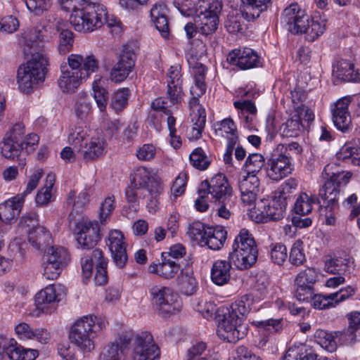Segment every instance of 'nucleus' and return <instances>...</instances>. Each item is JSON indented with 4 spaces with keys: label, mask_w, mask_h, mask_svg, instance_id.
<instances>
[{
    "label": "nucleus",
    "mask_w": 360,
    "mask_h": 360,
    "mask_svg": "<svg viewBox=\"0 0 360 360\" xmlns=\"http://www.w3.org/2000/svg\"><path fill=\"white\" fill-rule=\"evenodd\" d=\"M29 57L18 68L16 76L18 89L25 94L38 89L45 79V58Z\"/></svg>",
    "instance_id": "20e7f679"
},
{
    "label": "nucleus",
    "mask_w": 360,
    "mask_h": 360,
    "mask_svg": "<svg viewBox=\"0 0 360 360\" xmlns=\"http://www.w3.org/2000/svg\"><path fill=\"white\" fill-rule=\"evenodd\" d=\"M248 331V326L225 314L217 327L218 336L229 342H236L243 338Z\"/></svg>",
    "instance_id": "6e6552de"
},
{
    "label": "nucleus",
    "mask_w": 360,
    "mask_h": 360,
    "mask_svg": "<svg viewBox=\"0 0 360 360\" xmlns=\"http://www.w3.org/2000/svg\"><path fill=\"white\" fill-rule=\"evenodd\" d=\"M215 134L218 136L225 137L231 145H236L238 141L237 128L231 118H226L214 124Z\"/></svg>",
    "instance_id": "f704fd0d"
},
{
    "label": "nucleus",
    "mask_w": 360,
    "mask_h": 360,
    "mask_svg": "<svg viewBox=\"0 0 360 360\" xmlns=\"http://www.w3.org/2000/svg\"><path fill=\"white\" fill-rule=\"evenodd\" d=\"M336 332L330 333L323 329H318L314 333L316 342L324 349L329 352H333L337 349L338 341L347 342L344 335L337 336Z\"/></svg>",
    "instance_id": "4c0bfd02"
},
{
    "label": "nucleus",
    "mask_w": 360,
    "mask_h": 360,
    "mask_svg": "<svg viewBox=\"0 0 360 360\" xmlns=\"http://www.w3.org/2000/svg\"><path fill=\"white\" fill-rule=\"evenodd\" d=\"M21 223L23 226L31 227L27 231L28 241L35 251L43 254L45 244V228L38 225V220L35 217H25L22 219Z\"/></svg>",
    "instance_id": "b1692460"
},
{
    "label": "nucleus",
    "mask_w": 360,
    "mask_h": 360,
    "mask_svg": "<svg viewBox=\"0 0 360 360\" xmlns=\"http://www.w3.org/2000/svg\"><path fill=\"white\" fill-rule=\"evenodd\" d=\"M221 8L222 4L219 0H199L196 12L209 16H218Z\"/></svg>",
    "instance_id": "6e6d98bb"
},
{
    "label": "nucleus",
    "mask_w": 360,
    "mask_h": 360,
    "mask_svg": "<svg viewBox=\"0 0 360 360\" xmlns=\"http://www.w3.org/2000/svg\"><path fill=\"white\" fill-rule=\"evenodd\" d=\"M23 146L21 143L13 141L8 138H3L0 142V151L1 155L6 159L14 160L18 158V166L22 169L26 165V160L25 158H21L20 155L23 153Z\"/></svg>",
    "instance_id": "2f4dec72"
},
{
    "label": "nucleus",
    "mask_w": 360,
    "mask_h": 360,
    "mask_svg": "<svg viewBox=\"0 0 360 360\" xmlns=\"http://www.w3.org/2000/svg\"><path fill=\"white\" fill-rule=\"evenodd\" d=\"M245 20H247L246 16L244 15V11L236 15H229L225 27L230 33L240 32L246 27Z\"/></svg>",
    "instance_id": "052dcab7"
},
{
    "label": "nucleus",
    "mask_w": 360,
    "mask_h": 360,
    "mask_svg": "<svg viewBox=\"0 0 360 360\" xmlns=\"http://www.w3.org/2000/svg\"><path fill=\"white\" fill-rule=\"evenodd\" d=\"M107 79L100 75H96L92 83L93 97L101 112H105L109 94L105 85Z\"/></svg>",
    "instance_id": "7c9ffc66"
},
{
    "label": "nucleus",
    "mask_w": 360,
    "mask_h": 360,
    "mask_svg": "<svg viewBox=\"0 0 360 360\" xmlns=\"http://www.w3.org/2000/svg\"><path fill=\"white\" fill-rule=\"evenodd\" d=\"M166 95L155 99L151 104L152 108L165 114L173 113L183 99L182 85L167 84Z\"/></svg>",
    "instance_id": "4468645a"
},
{
    "label": "nucleus",
    "mask_w": 360,
    "mask_h": 360,
    "mask_svg": "<svg viewBox=\"0 0 360 360\" xmlns=\"http://www.w3.org/2000/svg\"><path fill=\"white\" fill-rule=\"evenodd\" d=\"M65 288L61 284H50L46 286V304H52L50 307L46 306V314L52 313L56 309V303L60 302L65 297Z\"/></svg>",
    "instance_id": "49530a36"
},
{
    "label": "nucleus",
    "mask_w": 360,
    "mask_h": 360,
    "mask_svg": "<svg viewBox=\"0 0 360 360\" xmlns=\"http://www.w3.org/2000/svg\"><path fill=\"white\" fill-rule=\"evenodd\" d=\"M333 74L345 82H357L360 80V74L355 72L353 64L347 61H342L333 68Z\"/></svg>",
    "instance_id": "09e8293b"
},
{
    "label": "nucleus",
    "mask_w": 360,
    "mask_h": 360,
    "mask_svg": "<svg viewBox=\"0 0 360 360\" xmlns=\"http://www.w3.org/2000/svg\"><path fill=\"white\" fill-rule=\"evenodd\" d=\"M308 15L297 3L291 4L283 11L281 21L292 34H299L307 22Z\"/></svg>",
    "instance_id": "2eb2a0df"
},
{
    "label": "nucleus",
    "mask_w": 360,
    "mask_h": 360,
    "mask_svg": "<svg viewBox=\"0 0 360 360\" xmlns=\"http://www.w3.org/2000/svg\"><path fill=\"white\" fill-rule=\"evenodd\" d=\"M205 234V238L202 245H207L213 250H219L223 247L226 240L227 232L221 226L207 227Z\"/></svg>",
    "instance_id": "c9c22d12"
},
{
    "label": "nucleus",
    "mask_w": 360,
    "mask_h": 360,
    "mask_svg": "<svg viewBox=\"0 0 360 360\" xmlns=\"http://www.w3.org/2000/svg\"><path fill=\"white\" fill-rule=\"evenodd\" d=\"M264 165V158L260 153L250 154L244 164L247 175L255 174L260 172Z\"/></svg>",
    "instance_id": "680f3d73"
},
{
    "label": "nucleus",
    "mask_w": 360,
    "mask_h": 360,
    "mask_svg": "<svg viewBox=\"0 0 360 360\" xmlns=\"http://www.w3.org/2000/svg\"><path fill=\"white\" fill-rule=\"evenodd\" d=\"M129 94V89H119L111 96L110 107L116 112L122 110L127 105Z\"/></svg>",
    "instance_id": "bf43d9fd"
},
{
    "label": "nucleus",
    "mask_w": 360,
    "mask_h": 360,
    "mask_svg": "<svg viewBox=\"0 0 360 360\" xmlns=\"http://www.w3.org/2000/svg\"><path fill=\"white\" fill-rule=\"evenodd\" d=\"M153 304L164 314H173L181 309L179 296L172 289L162 285H152L148 289Z\"/></svg>",
    "instance_id": "0eeeda50"
},
{
    "label": "nucleus",
    "mask_w": 360,
    "mask_h": 360,
    "mask_svg": "<svg viewBox=\"0 0 360 360\" xmlns=\"http://www.w3.org/2000/svg\"><path fill=\"white\" fill-rule=\"evenodd\" d=\"M303 128V124L297 116H292L283 123L281 128V134L285 137L298 136Z\"/></svg>",
    "instance_id": "5fc2aeb1"
},
{
    "label": "nucleus",
    "mask_w": 360,
    "mask_h": 360,
    "mask_svg": "<svg viewBox=\"0 0 360 360\" xmlns=\"http://www.w3.org/2000/svg\"><path fill=\"white\" fill-rule=\"evenodd\" d=\"M63 8L70 11V22L77 32H91L85 0H60Z\"/></svg>",
    "instance_id": "1a4fd4ad"
},
{
    "label": "nucleus",
    "mask_w": 360,
    "mask_h": 360,
    "mask_svg": "<svg viewBox=\"0 0 360 360\" xmlns=\"http://www.w3.org/2000/svg\"><path fill=\"white\" fill-rule=\"evenodd\" d=\"M287 196H275L270 201L262 202L263 207L258 210L257 219L259 222L266 223L269 221H278L284 217L287 206Z\"/></svg>",
    "instance_id": "f3484780"
},
{
    "label": "nucleus",
    "mask_w": 360,
    "mask_h": 360,
    "mask_svg": "<svg viewBox=\"0 0 360 360\" xmlns=\"http://www.w3.org/2000/svg\"><path fill=\"white\" fill-rule=\"evenodd\" d=\"M67 61L68 68L65 65H61L58 79V85L64 93H73L83 80L90 78L91 75L97 72L100 68L99 60L92 53H72Z\"/></svg>",
    "instance_id": "f257e3e1"
},
{
    "label": "nucleus",
    "mask_w": 360,
    "mask_h": 360,
    "mask_svg": "<svg viewBox=\"0 0 360 360\" xmlns=\"http://www.w3.org/2000/svg\"><path fill=\"white\" fill-rule=\"evenodd\" d=\"M87 22L89 23L91 32L101 27L108 20V11L106 7L93 0H85Z\"/></svg>",
    "instance_id": "bb28decb"
},
{
    "label": "nucleus",
    "mask_w": 360,
    "mask_h": 360,
    "mask_svg": "<svg viewBox=\"0 0 360 360\" xmlns=\"http://www.w3.org/2000/svg\"><path fill=\"white\" fill-rule=\"evenodd\" d=\"M108 246L116 266L123 267L127 260L124 236L120 231L113 230L109 233Z\"/></svg>",
    "instance_id": "393cba45"
},
{
    "label": "nucleus",
    "mask_w": 360,
    "mask_h": 360,
    "mask_svg": "<svg viewBox=\"0 0 360 360\" xmlns=\"http://www.w3.org/2000/svg\"><path fill=\"white\" fill-rule=\"evenodd\" d=\"M132 184L138 188H146L151 195L162 191L160 178L157 172L145 167H138L134 171Z\"/></svg>",
    "instance_id": "dca6fc26"
},
{
    "label": "nucleus",
    "mask_w": 360,
    "mask_h": 360,
    "mask_svg": "<svg viewBox=\"0 0 360 360\" xmlns=\"http://www.w3.org/2000/svg\"><path fill=\"white\" fill-rule=\"evenodd\" d=\"M258 250L252 235L248 229H242L232 244L229 259L239 270L252 267L257 262Z\"/></svg>",
    "instance_id": "7ed1b4c3"
},
{
    "label": "nucleus",
    "mask_w": 360,
    "mask_h": 360,
    "mask_svg": "<svg viewBox=\"0 0 360 360\" xmlns=\"http://www.w3.org/2000/svg\"><path fill=\"white\" fill-rule=\"evenodd\" d=\"M167 13V9L165 5H155L150 10L151 20L164 38H167L169 33Z\"/></svg>",
    "instance_id": "e433bc0d"
},
{
    "label": "nucleus",
    "mask_w": 360,
    "mask_h": 360,
    "mask_svg": "<svg viewBox=\"0 0 360 360\" xmlns=\"http://www.w3.org/2000/svg\"><path fill=\"white\" fill-rule=\"evenodd\" d=\"M189 158L191 165L200 170L206 169L210 164L207 156L201 148H195L191 153Z\"/></svg>",
    "instance_id": "69168bd1"
},
{
    "label": "nucleus",
    "mask_w": 360,
    "mask_h": 360,
    "mask_svg": "<svg viewBox=\"0 0 360 360\" xmlns=\"http://www.w3.org/2000/svg\"><path fill=\"white\" fill-rule=\"evenodd\" d=\"M238 114L246 128H250L257 112L255 103L250 100L237 101L233 103Z\"/></svg>",
    "instance_id": "a19ab883"
},
{
    "label": "nucleus",
    "mask_w": 360,
    "mask_h": 360,
    "mask_svg": "<svg viewBox=\"0 0 360 360\" xmlns=\"http://www.w3.org/2000/svg\"><path fill=\"white\" fill-rule=\"evenodd\" d=\"M349 327L343 331H336L335 334L344 335L345 340L349 342L356 340L360 334V311H353L348 315Z\"/></svg>",
    "instance_id": "c03bdc74"
},
{
    "label": "nucleus",
    "mask_w": 360,
    "mask_h": 360,
    "mask_svg": "<svg viewBox=\"0 0 360 360\" xmlns=\"http://www.w3.org/2000/svg\"><path fill=\"white\" fill-rule=\"evenodd\" d=\"M160 349L155 344L153 336L148 332L137 335L134 340V360H158Z\"/></svg>",
    "instance_id": "f8f14e48"
},
{
    "label": "nucleus",
    "mask_w": 360,
    "mask_h": 360,
    "mask_svg": "<svg viewBox=\"0 0 360 360\" xmlns=\"http://www.w3.org/2000/svg\"><path fill=\"white\" fill-rule=\"evenodd\" d=\"M94 132L88 129L82 128V127H76L68 136V141L70 143L74 145L75 147H82L86 140L91 136Z\"/></svg>",
    "instance_id": "e2e57ef3"
},
{
    "label": "nucleus",
    "mask_w": 360,
    "mask_h": 360,
    "mask_svg": "<svg viewBox=\"0 0 360 360\" xmlns=\"http://www.w3.org/2000/svg\"><path fill=\"white\" fill-rule=\"evenodd\" d=\"M73 110L77 119L86 120L91 113L92 105L87 94H78L75 98Z\"/></svg>",
    "instance_id": "de8ad7c7"
},
{
    "label": "nucleus",
    "mask_w": 360,
    "mask_h": 360,
    "mask_svg": "<svg viewBox=\"0 0 360 360\" xmlns=\"http://www.w3.org/2000/svg\"><path fill=\"white\" fill-rule=\"evenodd\" d=\"M76 240L83 250L95 247L100 240V229L96 221H84L77 226Z\"/></svg>",
    "instance_id": "6ab92c4d"
},
{
    "label": "nucleus",
    "mask_w": 360,
    "mask_h": 360,
    "mask_svg": "<svg viewBox=\"0 0 360 360\" xmlns=\"http://www.w3.org/2000/svg\"><path fill=\"white\" fill-rule=\"evenodd\" d=\"M283 145H278L265 165L266 176L272 181H278L292 174L293 160L290 154L282 153Z\"/></svg>",
    "instance_id": "423d86ee"
},
{
    "label": "nucleus",
    "mask_w": 360,
    "mask_h": 360,
    "mask_svg": "<svg viewBox=\"0 0 360 360\" xmlns=\"http://www.w3.org/2000/svg\"><path fill=\"white\" fill-rule=\"evenodd\" d=\"M252 300V295L250 294L243 295L231 305V310L228 309L226 314L235 319H239L240 322L243 323L245 317L250 310Z\"/></svg>",
    "instance_id": "ea45409f"
},
{
    "label": "nucleus",
    "mask_w": 360,
    "mask_h": 360,
    "mask_svg": "<svg viewBox=\"0 0 360 360\" xmlns=\"http://www.w3.org/2000/svg\"><path fill=\"white\" fill-rule=\"evenodd\" d=\"M105 146V141L101 135H91L88 140L78 148L81 157L86 162L98 158L103 155Z\"/></svg>",
    "instance_id": "cd10ccee"
},
{
    "label": "nucleus",
    "mask_w": 360,
    "mask_h": 360,
    "mask_svg": "<svg viewBox=\"0 0 360 360\" xmlns=\"http://www.w3.org/2000/svg\"><path fill=\"white\" fill-rule=\"evenodd\" d=\"M115 208V199L113 195H108L101 203L99 219L101 224L106 222Z\"/></svg>",
    "instance_id": "774afa93"
},
{
    "label": "nucleus",
    "mask_w": 360,
    "mask_h": 360,
    "mask_svg": "<svg viewBox=\"0 0 360 360\" xmlns=\"http://www.w3.org/2000/svg\"><path fill=\"white\" fill-rule=\"evenodd\" d=\"M335 165L333 164H328L325 166L322 172L323 179H326L328 182H331L332 184L338 189H340L341 186H345L351 179L352 174L349 172L337 171L334 172Z\"/></svg>",
    "instance_id": "58836bf2"
},
{
    "label": "nucleus",
    "mask_w": 360,
    "mask_h": 360,
    "mask_svg": "<svg viewBox=\"0 0 360 360\" xmlns=\"http://www.w3.org/2000/svg\"><path fill=\"white\" fill-rule=\"evenodd\" d=\"M94 259L96 261V271L94 277L95 283L97 285H103L107 283V264L108 262L103 257V253L100 249H95L93 251Z\"/></svg>",
    "instance_id": "8fccbe9b"
},
{
    "label": "nucleus",
    "mask_w": 360,
    "mask_h": 360,
    "mask_svg": "<svg viewBox=\"0 0 360 360\" xmlns=\"http://www.w3.org/2000/svg\"><path fill=\"white\" fill-rule=\"evenodd\" d=\"M227 62L240 70H246L262 65L257 52L249 47H240L231 51L227 56Z\"/></svg>",
    "instance_id": "9b49d317"
},
{
    "label": "nucleus",
    "mask_w": 360,
    "mask_h": 360,
    "mask_svg": "<svg viewBox=\"0 0 360 360\" xmlns=\"http://www.w3.org/2000/svg\"><path fill=\"white\" fill-rule=\"evenodd\" d=\"M327 19L319 13L310 17L308 15L307 22L301 29L300 33L305 34V39L308 41H314L321 36L326 29Z\"/></svg>",
    "instance_id": "c85d7f7f"
},
{
    "label": "nucleus",
    "mask_w": 360,
    "mask_h": 360,
    "mask_svg": "<svg viewBox=\"0 0 360 360\" xmlns=\"http://www.w3.org/2000/svg\"><path fill=\"white\" fill-rule=\"evenodd\" d=\"M339 159L355 166H360V148L352 144H345L338 153Z\"/></svg>",
    "instance_id": "864d4df0"
},
{
    "label": "nucleus",
    "mask_w": 360,
    "mask_h": 360,
    "mask_svg": "<svg viewBox=\"0 0 360 360\" xmlns=\"http://www.w3.org/2000/svg\"><path fill=\"white\" fill-rule=\"evenodd\" d=\"M318 271L314 268H307L301 271L296 276L295 285L309 286L314 288V284L318 280Z\"/></svg>",
    "instance_id": "13d9d810"
},
{
    "label": "nucleus",
    "mask_w": 360,
    "mask_h": 360,
    "mask_svg": "<svg viewBox=\"0 0 360 360\" xmlns=\"http://www.w3.org/2000/svg\"><path fill=\"white\" fill-rule=\"evenodd\" d=\"M201 187L206 190L208 194L210 193L215 201L232 198V189L226 176L222 174L215 175L210 182L207 181L202 182Z\"/></svg>",
    "instance_id": "5701e85b"
},
{
    "label": "nucleus",
    "mask_w": 360,
    "mask_h": 360,
    "mask_svg": "<svg viewBox=\"0 0 360 360\" xmlns=\"http://www.w3.org/2000/svg\"><path fill=\"white\" fill-rule=\"evenodd\" d=\"M135 65V54L133 51H124L118 61L112 68L109 79L115 83L124 81L132 71Z\"/></svg>",
    "instance_id": "412c9836"
},
{
    "label": "nucleus",
    "mask_w": 360,
    "mask_h": 360,
    "mask_svg": "<svg viewBox=\"0 0 360 360\" xmlns=\"http://www.w3.org/2000/svg\"><path fill=\"white\" fill-rule=\"evenodd\" d=\"M347 269V262L342 258L330 259L326 261L324 267L326 272L337 275H345Z\"/></svg>",
    "instance_id": "0e129e2a"
},
{
    "label": "nucleus",
    "mask_w": 360,
    "mask_h": 360,
    "mask_svg": "<svg viewBox=\"0 0 360 360\" xmlns=\"http://www.w3.org/2000/svg\"><path fill=\"white\" fill-rule=\"evenodd\" d=\"M70 261L67 250L53 245L46 249V279H56Z\"/></svg>",
    "instance_id": "9d476101"
},
{
    "label": "nucleus",
    "mask_w": 360,
    "mask_h": 360,
    "mask_svg": "<svg viewBox=\"0 0 360 360\" xmlns=\"http://www.w3.org/2000/svg\"><path fill=\"white\" fill-rule=\"evenodd\" d=\"M200 96H193L189 101L192 126L187 129L186 135L190 140H195L201 136L206 122V112L199 103Z\"/></svg>",
    "instance_id": "a211bd4d"
},
{
    "label": "nucleus",
    "mask_w": 360,
    "mask_h": 360,
    "mask_svg": "<svg viewBox=\"0 0 360 360\" xmlns=\"http://www.w3.org/2000/svg\"><path fill=\"white\" fill-rule=\"evenodd\" d=\"M56 29L59 34L58 51L60 54H66L72 50L74 43L73 33L65 29V22L58 19L55 24Z\"/></svg>",
    "instance_id": "79ce46f5"
},
{
    "label": "nucleus",
    "mask_w": 360,
    "mask_h": 360,
    "mask_svg": "<svg viewBox=\"0 0 360 360\" xmlns=\"http://www.w3.org/2000/svg\"><path fill=\"white\" fill-rule=\"evenodd\" d=\"M15 331L18 337L21 340L37 339L41 342L44 333L43 329L32 330L26 323H20L15 328Z\"/></svg>",
    "instance_id": "4d7b16f0"
},
{
    "label": "nucleus",
    "mask_w": 360,
    "mask_h": 360,
    "mask_svg": "<svg viewBox=\"0 0 360 360\" xmlns=\"http://www.w3.org/2000/svg\"><path fill=\"white\" fill-rule=\"evenodd\" d=\"M107 323L100 316H84L71 327L70 340L83 353L91 352L95 347V338L105 328Z\"/></svg>",
    "instance_id": "f03ea898"
},
{
    "label": "nucleus",
    "mask_w": 360,
    "mask_h": 360,
    "mask_svg": "<svg viewBox=\"0 0 360 360\" xmlns=\"http://www.w3.org/2000/svg\"><path fill=\"white\" fill-rule=\"evenodd\" d=\"M269 254L271 261L277 265H282L288 258L287 248L281 243L272 244Z\"/></svg>",
    "instance_id": "338daca9"
},
{
    "label": "nucleus",
    "mask_w": 360,
    "mask_h": 360,
    "mask_svg": "<svg viewBox=\"0 0 360 360\" xmlns=\"http://www.w3.org/2000/svg\"><path fill=\"white\" fill-rule=\"evenodd\" d=\"M180 269V264L177 261H171L169 259L162 257L160 264H152L148 270L150 273L156 274L165 279L174 278Z\"/></svg>",
    "instance_id": "72a5a7b5"
},
{
    "label": "nucleus",
    "mask_w": 360,
    "mask_h": 360,
    "mask_svg": "<svg viewBox=\"0 0 360 360\" xmlns=\"http://www.w3.org/2000/svg\"><path fill=\"white\" fill-rule=\"evenodd\" d=\"M318 202L321 204L316 195H309L306 193H301L294 205V210L296 214L300 215L308 214L312 210V205Z\"/></svg>",
    "instance_id": "3c124183"
},
{
    "label": "nucleus",
    "mask_w": 360,
    "mask_h": 360,
    "mask_svg": "<svg viewBox=\"0 0 360 360\" xmlns=\"http://www.w3.org/2000/svg\"><path fill=\"white\" fill-rule=\"evenodd\" d=\"M258 333L256 345L259 349H264L269 342L271 337L281 333L284 328L283 319H269L266 320H254L251 322Z\"/></svg>",
    "instance_id": "ddd939ff"
},
{
    "label": "nucleus",
    "mask_w": 360,
    "mask_h": 360,
    "mask_svg": "<svg viewBox=\"0 0 360 360\" xmlns=\"http://www.w3.org/2000/svg\"><path fill=\"white\" fill-rule=\"evenodd\" d=\"M43 176L44 169L42 168L35 169L30 176L24 191L0 205V219L1 220L11 222L20 214L25 198L37 187Z\"/></svg>",
    "instance_id": "39448f33"
},
{
    "label": "nucleus",
    "mask_w": 360,
    "mask_h": 360,
    "mask_svg": "<svg viewBox=\"0 0 360 360\" xmlns=\"http://www.w3.org/2000/svg\"><path fill=\"white\" fill-rule=\"evenodd\" d=\"M339 195L340 189L335 187L331 182L326 181L322 188L319 190L317 198L321 201V206L332 210L338 207Z\"/></svg>",
    "instance_id": "473e14b6"
},
{
    "label": "nucleus",
    "mask_w": 360,
    "mask_h": 360,
    "mask_svg": "<svg viewBox=\"0 0 360 360\" xmlns=\"http://www.w3.org/2000/svg\"><path fill=\"white\" fill-rule=\"evenodd\" d=\"M180 290L186 295L193 294L196 289V281L190 269L182 270L177 279Z\"/></svg>",
    "instance_id": "603ef678"
},
{
    "label": "nucleus",
    "mask_w": 360,
    "mask_h": 360,
    "mask_svg": "<svg viewBox=\"0 0 360 360\" xmlns=\"http://www.w3.org/2000/svg\"><path fill=\"white\" fill-rule=\"evenodd\" d=\"M244 4V15L248 21L259 17L261 13L267 10L271 0H242Z\"/></svg>",
    "instance_id": "37998d69"
},
{
    "label": "nucleus",
    "mask_w": 360,
    "mask_h": 360,
    "mask_svg": "<svg viewBox=\"0 0 360 360\" xmlns=\"http://www.w3.org/2000/svg\"><path fill=\"white\" fill-rule=\"evenodd\" d=\"M45 25L40 23L34 27L30 32L28 39L25 49L27 56L36 58H45Z\"/></svg>",
    "instance_id": "4be33fe9"
},
{
    "label": "nucleus",
    "mask_w": 360,
    "mask_h": 360,
    "mask_svg": "<svg viewBox=\"0 0 360 360\" xmlns=\"http://www.w3.org/2000/svg\"><path fill=\"white\" fill-rule=\"evenodd\" d=\"M233 262L228 259L216 260L211 269V280L219 286L227 284L231 278V265Z\"/></svg>",
    "instance_id": "c756f323"
},
{
    "label": "nucleus",
    "mask_w": 360,
    "mask_h": 360,
    "mask_svg": "<svg viewBox=\"0 0 360 360\" xmlns=\"http://www.w3.org/2000/svg\"><path fill=\"white\" fill-rule=\"evenodd\" d=\"M259 179L255 175H246L238 181L240 198L245 205H252L255 203L259 192Z\"/></svg>",
    "instance_id": "a878e982"
},
{
    "label": "nucleus",
    "mask_w": 360,
    "mask_h": 360,
    "mask_svg": "<svg viewBox=\"0 0 360 360\" xmlns=\"http://www.w3.org/2000/svg\"><path fill=\"white\" fill-rule=\"evenodd\" d=\"M198 32L203 35H210L217 29L219 17L197 13L194 18Z\"/></svg>",
    "instance_id": "a18cd8bd"
},
{
    "label": "nucleus",
    "mask_w": 360,
    "mask_h": 360,
    "mask_svg": "<svg viewBox=\"0 0 360 360\" xmlns=\"http://www.w3.org/2000/svg\"><path fill=\"white\" fill-rule=\"evenodd\" d=\"M351 103L349 96L338 100L332 106V118L335 126L342 132L347 131L352 125V119L349 111Z\"/></svg>",
    "instance_id": "aec40b11"
}]
</instances>
